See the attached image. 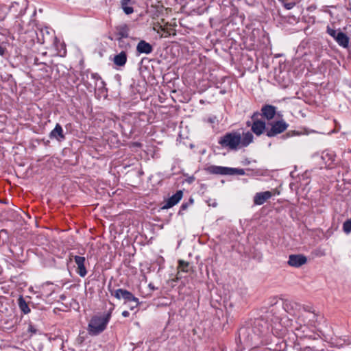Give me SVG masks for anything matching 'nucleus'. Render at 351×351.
<instances>
[{"instance_id":"nucleus-9","label":"nucleus","mask_w":351,"mask_h":351,"mask_svg":"<svg viewBox=\"0 0 351 351\" xmlns=\"http://www.w3.org/2000/svg\"><path fill=\"white\" fill-rule=\"evenodd\" d=\"M336 155L334 152L325 150L322 152L321 158L326 165V168H333L335 165Z\"/></svg>"},{"instance_id":"nucleus-40","label":"nucleus","mask_w":351,"mask_h":351,"mask_svg":"<svg viewBox=\"0 0 351 351\" xmlns=\"http://www.w3.org/2000/svg\"><path fill=\"white\" fill-rule=\"evenodd\" d=\"M34 64H41V62H40L38 61V58H34Z\"/></svg>"},{"instance_id":"nucleus-4","label":"nucleus","mask_w":351,"mask_h":351,"mask_svg":"<svg viewBox=\"0 0 351 351\" xmlns=\"http://www.w3.org/2000/svg\"><path fill=\"white\" fill-rule=\"evenodd\" d=\"M253 327L250 324L241 327L239 330V337L241 341L249 345L250 346L256 344L258 339L254 333Z\"/></svg>"},{"instance_id":"nucleus-22","label":"nucleus","mask_w":351,"mask_h":351,"mask_svg":"<svg viewBox=\"0 0 351 351\" xmlns=\"http://www.w3.org/2000/svg\"><path fill=\"white\" fill-rule=\"evenodd\" d=\"M254 139V136L250 132H247L243 134V136H241V147H247L249 145Z\"/></svg>"},{"instance_id":"nucleus-29","label":"nucleus","mask_w":351,"mask_h":351,"mask_svg":"<svg viewBox=\"0 0 351 351\" xmlns=\"http://www.w3.org/2000/svg\"><path fill=\"white\" fill-rule=\"evenodd\" d=\"M326 32L331 36L335 40L337 38V34H338V31L334 29L333 28H331L330 27L328 26Z\"/></svg>"},{"instance_id":"nucleus-16","label":"nucleus","mask_w":351,"mask_h":351,"mask_svg":"<svg viewBox=\"0 0 351 351\" xmlns=\"http://www.w3.org/2000/svg\"><path fill=\"white\" fill-rule=\"evenodd\" d=\"M276 112V108L272 105L265 104L261 108V115L267 120H271Z\"/></svg>"},{"instance_id":"nucleus-17","label":"nucleus","mask_w":351,"mask_h":351,"mask_svg":"<svg viewBox=\"0 0 351 351\" xmlns=\"http://www.w3.org/2000/svg\"><path fill=\"white\" fill-rule=\"evenodd\" d=\"M153 50V46L144 40H141L136 45V51L138 53L149 54Z\"/></svg>"},{"instance_id":"nucleus-14","label":"nucleus","mask_w":351,"mask_h":351,"mask_svg":"<svg viewBox=\"0 0 351 351\" xmlns=\"http://www.w3.org/2000/svg\"><path fill=\"white\" fill-rule=\"evenodd\" d=\"M25 6L26 3L25 0H21L20 1H14L10 5L9 10L14 15H19L23 14V9L25 8Z\"/></svg>"},{"instance_id":"nucleus-21","label":"nucleus","mask_w":351,"mask_h":351,"mask_svg":"<svg viewBox=\"0 0 351 351\" xmlns=\"http://www.w3.org/2000/svg\"><path fill=\"white\" fill-rule=\"evenodd\" d=\"M337 43L343 47H348L349 44V37L340 30L338 31L337 38L335 39Z\"/></svg>"},{"instance_id":"nucleus-32","label":"nucleus","mask_w":351,"mask_h":351,"mask_svg":"<svg viewBox=\"0 0 351 351\" xmlns=\"http://www.w3.org/2000/svg\"><path fill=\"white\" fill-rule=\"evenodd\" d=\"M300 134H301V132H300L298 131H295V130H291L286 133V136L287 137L293 136L300 135Z\"/></svg>"},{"instance_id":"nucleus-36","label":"nucleus","mask_w":351,"mask_h":351,"mask_svg":"<svg viewBox=\"0 0 351 351\" xmlns=\"http://www.w3.org/2000/svg\"><path fill=\"white\" fill-rule=\"evenodd\" d=\"M128 304V306L131 311L134 310L135 308H136L140 304H137L136 305H134V303H127Z\"/></svg>"},{"instance_id":"nucleus-19","label":"nucleus","mask_w":351,"mask_h":351,"mask_svg":"<svg viewBox=\"0 0 351 351\" xmlns=\"http://www.w3.org/2000/svg\"><path fill=\"white\" fill-rule=\"evenodd\" d=\"M300 304L295 302L286 300L283 304V308L285 311L292 315H295L297 311L300 309Z\"/></svg>"},{"instance_id":"nucleus-37","label":"nucleus","mask_w":351,"mask_h":351,"mask_svg":"<svg viewBox=\"0 0 351 351\" xmlns=\"http://www.w3.org/2000/svg\"><path fill=\"white\" fill-rule=\"evenodd\" d=\"M92 77L96 80H101V77L97 73H93Z\"/></svg>"},{"instance_id":"nucleus-2","label":"nucleus","mask_w":351,"mask_h":351,"mask_svg":"<svg viewBox=\"0 0 351 351\" xmlns=\"http://www.w3.org/2000/svg\"><path fill=\"white\" fill-rule=\"evenodd\" d=\"M241 143V134L238 132H228L219 140V144L223 147L237 150Z\"/></svg>"},{"instance_id":"nucleus-23","label":"nucleus","mask_w":351,"mask_h":351,"mask_svg":"<svg viewBox=\"0 0 351 351\" xmlns=\"http://www.w3.org/2000/svg\"><path fill=\"white\" fill-rule=\"evenodd\" d=\"M18 305L20 310L24 314H27L30 312V308L27 303L26 302L25 298L22 295H20L19 298H18Z\"/></svg>"},{"instance_id":"nucleus-34","label":"nucleus","mask_w":351,"mask_h":351,"mask_svg":"<svg viewBox=\"0 0 351 351\" xmlns=\"http://www.w3.org/2000/svg\"><path fill=\"white\" fill-rule=\"evenodd\" d=\"M261 114H260L258 112H254L251 117L252 122L256 121V120H260L258 119V116H260Z\"/></svg>"},{"instance_id":"nucleus-27","label":"nucleus","mask_w":351,"mask_h":351,"mask_svg":"<svg viewBox=\"0 0 351 351\" xmlns=\"http://www.w3.org/2000/svg\"><path fill=\"white\" fill-rule=\"evenodd\" d=\"M343 230L347 234L351 232V219H348L344 222Z\"/></svg>"},{"instance_id":"nucleus-43","label":"nucleus","mask_w":351,"mask_h":351,"mask_svg":"<svg viewBox=\"0 0 351 351\" xmlns=\"http://www.w3.org/2000/svg\"><path fill=\"white\" fill-rule=\"evenodd\" d=\"M134 145L136 147H141V144L140 143H135Z\"/></svg>"},{"instance_id":"nucleus-6","label":"nucleus","mask_w":351,"mask_h":351,"mask_svg":"<svg viewBox=\"0 0 351 351\" xmlns=\"http://www.w3.org/2000/svg\"><path fill=\"white\" fill-rule=\"evenodd\" d=\"M258 341L268 330V324L263 319H256L250 323Z\"/></svg>"},{"instance_id":"nucleus-12","label":"nucleus","mask_w":351,"mask_h":351,"mask_svg":"<svg viewBox=\"0 0 351 351\" xmlns=\"http://www.w3.org/2000/svg\"><path fill=\"white\" fill-rule=\"evenodd\" d=\"M268 130L266 128V123L263 120H256V121L252 122V131L256 136H261L264 132Z\"/></svg>"},{"instance_id":"nucleus-39","label":"nucleus","mask_w":351,"mask_h":351,"mask_svg":"<svg viewBox=\"0 0 351 351\" xmlns=\"http://www.w3.org/2000/svg\"><path fill=\"white\" fill-rule=\"evenodd\" d=\"M252 121H247L246 122V125H247V127H251V128H252Z\"/></svg>"},{"instance_id":"nucleus-35","label":"nucleus","mask_w":351,"mask_h":351,"mask_svg":"<svg viewBox=\"0 0 351 351\" xmlns=\"http://www.w3.org/2000/svg\"><path fill=\"white\" fill-rule=\"evenodd\" d=\"M27 330L30 332L32 334H36L37 332V330L32 324H29Z\"/></svg>"},{"instance_id":"nucleus-45","label":"nucleus","mask_w":351,"mask_h":351,"mask_svg":"<svg viewBox=\"0 0 351 351\" xmlns=\"http://www.w3.org/2000/svg\"><path fill=\"white\" fill-rule=\"evenodd\" d=\"M65 298H66L65 295H60V299L64 300Z\"/></svg>"},{"instance_id":"nucleus-15","label":"nucleus","mask_w":351,"mask_h":351,"mask_svg":"<svg viewBox=\"0 0 351 351\" xmlns=\"http://www.w3.org/2000/svg\"><path fill=\"white\" fill-rule=\"evenodd\" d=\"M206 171L210 174L230 175L231 167H226L216 165H210L207 167Z\"/></svg>"},{"instance_id":"nucleus-44","label":"nucleus","mask_w":351,"mask_h":351,"mask_svg":"<svg viewBox=\"0 0 351 351\" xmlns=\"http://www.w3.org/2000/svg\"><path fill=\"white\" fill-rule=\"evenodd\" d=\"M6 232H6V230H1L0 231V234H2V233H6Z\"/></svg>"},{"instance_id":"nucleus-46","label":"nucleus","mask_w":351,"mask_h":351,"mask_svg":"<svg viewBox=\"0 0 351 351\" xmlns=\"http://www.w3.org/2000/svg\"><path fill=\"white\" fill-rule=\"evenodd\" d=\"M209 121L211 122V123L213 122V119H210Z\"/></svg>"},{"instance_id":"nucleus-42","label":"nucleus","mask_w":351,"mask_h":351,"mask_svg":"<svg viewBox=\"0 0 351 351\" xmlns=\"http://www.w3.org/2000/svg\"><path fill=\"white\" fill-rule=\"evenodd\" d=\"M149 287L152 290H154V289H156V288L154 287V286L152 283H150V284L149 285Z\"/></svg>"},{"instance_id":"nucleus-41","label":"nucleus","mask_w":351,"mask_h":351,"mask_svg":"<svg viewBox=\"0 0 351 351\" xmlns=\"http://www.w3.org/2000/svg\"><path fill=\"white\" fill-rule=\"evenodd\" d=\"M38 41H39L40 43H45V39H44V38H43L42 39H40L39 37H38Z\"/></svg>"},{"instance_id":"nucleus-3","label":"nucleus","mask_w":351,"mask_h":351,"mask_svg":"<svg viewBox=\"0 0 351 351\" xmlns=\"http://www.w3.org/2000/svg\"><path fill=\"white\" fill-rule=\"evenodd\" d=\"M108 290L111 295L114 296L117 300H123L124 304L134 303V305L140 304L138 299L136 298L132 293L126 289H117L114 290L110 289L109 285Z\"/></svg>"},{"instance_id":"nucleus-11","label":"nucleus","mask_w":351,"mask_h":351,"mask_svg":"<svg viewBox=\"0 0 351 351\" xmlns=\"http://www.w3.org/2000/svg\"><path fill=\"white\" fill-rule=\"evenodd\" d=\"M49 138L51 139H56L58 142H62L65 139L66 137L63 129L59 123H56L54 129L49 133Z\"/></svg>"},{"instance_id":"nucleus-24","label":"nucleus","mask_w":351,"mask_h":351,"mask_svg":"<svg viewBox=\"0 0 351 351\" xmlns=\"http://www.w3.org/2000/svg\"><path fill=\"white\" fill-rule=\"evenodd\" d=\"M131 0H120L121 8L125 14L129 15L134 12V9L131 6H128Z\"/></svg>"},{"instance_id":"nucleus-26","label":"nucleus","mask_w":351,"mask_h":351,"mask_svg":"<svg viewBox=\"0 0 351 351\" xmlns=\"http://www.w3.org/2000/svg\"><path fill=\"white\" fill-rule=\"evenodd\" d=\"M193 202H194V199L192 197H191L189 199V202L183 203L182 204V206H180V209L178 212V215H182L183 214L182 211L186 210L190 205L193 204Z\"/></svg>"},{"instance_id":"nucleus-7","label":"nucleus","mask_w":351,"mask_h":351,"mask_svg":"<svg viewBox=\"0 0 351 351\" xmlns=\"http://www.w3.org/2000/svg\"><path fill=\"white\" fill-rule=\"evenodd\" d=\"M74 260L76 265H77V273L81 276L84 277L87 274V270L85 267L84 263L86 259L84 256H80L77 255H69V261Z\"/></svg>"},{"instance_id":"nucleus-10","label":"nucleus","mask_w":351,"mask_h":351,"mask_svg":"<svg viewBox=\"0 0 351 351\" xmlns=\"http://www.w3.org/2000/svg\"><path fill=\"white\" fill-rule=\"evenodd\" d=\"M183 192L181 190L178 191L171 197L167 199L165 204L162 207V209H169L173 206L176 205L182 198Z\"/></svg>"},{"instance_id":"nucleus-1","label":"nucleus","mask_w":351,"mask_h":351,"mask_svg":"<svg viewBox=\"0 0 351 351\" xmlns=\"http://www.w3.org/2000/svg\"><path fill=\"white\" fill-rule=\"evenodd\" d=\"M113 309L114 305L112 304V307L105 315L94 316L91 318L88 326V331L89 335L92 336L98 335L106 328Z\"/></svg>"},{"instance_id":"nucleus-20","label":"nucleus","mask_w":351,"mask_h":351,"mask_svg":"<svg viewBox=\"0 0 351 351\" xmlns=\"http://www.w3.org/2000/svg\"><path fill=\"white\" fill-rule=\"evenodd\" d=\"M128 59V56L125 51H122L119 53L114 56L113 62L115 65L119 66H123Z\"/></svg>"},{"instance_id":"nucleus-8","label":"nucleus","mask_w":351,"mask_h":351,"mask_svg":"<svg viewBox=\"0 0 351 351\" xmlns=\"http://www.w3.org/2000/svg\"><path fill=\"white\" fill-rule=\"evenodd\" d=\"M307 262L306 257L303 254H291L289 256V265L294 267H300Z\"/></svg>"},{"instance_id":"nucleus-13","label":"nucleus","mask_w":351,"mask_h":351,"mask_svg":"<svg viewBox=\"0 0 351 351\" xmlns=\"http://www.w3.org/2000/svg\"><path fill=\"white\" fill-rule=\"evenodd\" d=\"M130 26L123 23L115 27V35L117 38H127L130 36Z\"/></svg>"},{"instance_id":"nucleus-33","label":"nucleus","mask_w":351,"mask_h":351,"mask_svg":"<svg viewBox=\"0 0 351 351\" xmlns=\"http://www.w3.org/2000/svg\"><path fill=\"white\" fill-rule=\"evenodd\" d=\"M295 5V2H288V3H284V7H285L287 10H291V9H292Z\"/></svg>"},{"instance_id":"nucleus-38","label":"nucleus","mask_w":351,"mask_h":351,"mask_svg":"<svg viewBox=\"0 0 351 351\" xmlns=\"http://www.w3.org/2000/svg\"><path fill=\"white\" fill-rule=\"evenodd\" d=\"M122 315L124 317H127L130 315V313L128 311H124L122 312Z\"/></svg>"},{"instance_id":"nucleus-25","label":"nucleus","mask_w":351,"mask_h":351,"mask_svg":"<svg viewBox=\"0 0 351 351\" xmlns=\"http://www.w3.org/2000/svg\"><path fill=\"white\" fill-rule=\"evenodd\" d=\"M190 264L189 262L180 260L178 262V269L184 272H188Z\"/></svg>"},{"instance_id":"nucleus-5","label":"nucleus","mask_w":351,"mask_h":351,"mask_svg":"<svg viewBox=\"0 0 351 351\" xmlns=\"http://www.w3.org/2000/svg\"><path fill=\"white\" fill-rule=\"evenodd\" d=\"M289 125L284 120H279L271 123V128L267 130L266 135L268 137H274L285 132Z\"/></svg>"},{"instance_id":"nucleus-18","label":"nucleus","mask_w":351,"mask_h":351,"mask_svg":"<svg viewBox=\"0 0 351 351\" xmlns=\"http://www.w3.org/2000/svg\"><path fill=\"white\" fill-rule=\"evenodd\" d=\"M272 196L270 191L257 193L254 197V203L256 205H262Z\"/></svg>"},{"instance_id":"nucleus-30","label":"nucleus","mask_w":351,"mask_h":351,"mask_svg":"<svg viewBox=\"0 0 351 351\" xmlns=\"http://www.w3.org/2000/svg\"><path fill=\"white\" fill-rule=\"evenodd\" d=\"M117 40L118 41L119 47L121 48H127V47H130V44L125 43L123 38H117Z\"/></svg>"},{"instance_id":"nucleus-28","label":"nucleus","mask_w":351,"mask_h":351,"mask_svg":"<svg viewBox=\"0 0 351 351\" xmlns=\"http://www.w3.org/2000/svg\"><path fill=\"white\" fill-rule=\"evenodd\" d=\"M232 171H230V175H244L245 171L243 169L231 168Z\"/></svg>"},{"instance_id":"nucleus-31","label":"nucleus","mask_w":351,"mask_h":351,"mask_svg":"<svg viewBox=\"0 0 351 351\" xmlns=\"http://www.w3.org/2000/svg\"><path fill=\"white\" fill-rule=\"evenodd\" d=\"M7 48L5 43L0 44V56H5L7 53Z\"/></svg>"}]
</instances>
